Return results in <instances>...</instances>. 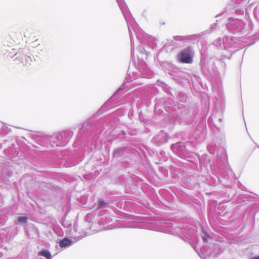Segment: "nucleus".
<instances>
[{
	"instance_id": "obj_5",
	"label": "nucleus",
	"mask_w": 259,
	"mask_h": 259,
	"mask_svg": "<svg viewBox=\"0 0 259 259\" xmlns=\"http://www.w3.org/2000/svg\"><path fill=\"white\" fill-rule=\"evenodd\" d=\"M18 220L20 223H26L27 220V218L26 217H19L18 218Z\"/></svg>"
},
{
	"instance_id": "obj_2",
	"label": "nucleus",
	"mask_w": 259,
	"mask_h": 259,
	"mask_svg": "<svg viewBox=\"0 0 259 259\" xmlns=\"http://www.w3.org/2000/svg\"><path fill=\"white\" fill-rule=\"evenodd\" d=\"M14 61H15V65L22 64V66L26 67L29 66L32 62V59L29 56L22 55L19 53L15 54Z\"/></svg>"
},
{
	"instance_id": "obj_3",
	"label": "nucleus",
	"mask_w": 259,
	"mask_h": 259,
	"mask_svg": "<svg viewBox=\"0 0 259 259\" xmlns=\"http://www.w3.org/2000/svg\"><path fill=\"white\" fill-rule=\"evenodd\" d=\"M71 243V242L69 239H68L67 238H65L62 240H61L60 241L59 245H60V247H64L67 245H70Z\"/></svg>"
},
{
	"instance_id": "obj_4",
	"label": "nucleus",
	"mask_w": 259,
	"mask_h": 259,
	"mask_svg": "<svg viewBox=\"0 0 259 259\" xmlns=\"http://www.w3.org/2000/svg\"><path fill=\"white\" fill-rule=\"evenodd\" d=\"M38 255L43 256L47 259H51V255L50 252L47 250H43L38 252Z\"/></svg>"
},
{
	"instance_id": "obj_6",
	"label": "nucleus",
	"mask_w": 259,
	"mask_h": 259,
	"mask_svg": "<svg viewBox=\"0 0 259 259\" xmlns=\"http://www.w3.org/2000/svg\"><path fill=\"white\" fill-rule=\"evenodd\" d=\"M105 204L106 203L103 201L99 200L98 202V205L99 208L103 207Z\"/></svg>"
},
{
	"instance_id": "obj_1",
	"label": "nucleus",
	"mask_w": 259,
	"mask_h": 259,
	"mask_svg": "<svg viewBox=\"0 0 259 259\" xmlns=\"http://www.w3.org/2000/svg\"><path fill=\"white\" fill-rule=\"evenodd\" d=\"M194 53L190 47L187 48L186 50L182 51L178 55L179 61L182 63L191 64L193 62Z\"/></svg>"
},
{
	"instance_id": "obj_8",
	"label": "nucleus",
	"mask_w": 259,
	"mask_h": 259,
	"mask_svg": "<svg viewBox=\"0 0 259 259\" xmlns=\"http://www.w3.org/2000/svg\"><path fill=\"white\" fill-rule=\"evenodd\" d=\"M251 259H259V256H257V257H255L254 258H252Z\"/></svg>"
},
{
	"instance_id": "obj_9",
	"label": "nucleus",
	"mask_w": 259,
	"mask_h": 259,
	"mask_svg": "<svg viewBox=\"0 0 259 259\" xmlns=\"http://www.w3.org/2000/svg\"><path fill=\"white\" fill-rule=\"evenodd\" d=\"M20 44H21V43H20V42H18V43L16 44V46H17H17H19V45H20Z\"/></svg>"
},
{
	"instance_id": "obj_7",
	"label": "nucleus",
	"mask_w": 259,
	"mask_h": 259,
	"mask_svg": "<svg viewBox=\"0 0 259 259\" xmlns=\"http://www.w3.org/2000/svg\"><path fill=\"white\" fill-rule=\"evenodd\" d=\"M21 47H19V46H18V49H22L24 47H26V45H25V43H24V42H22V44L21 45Z\"/></svg>"
}]
</instances>
